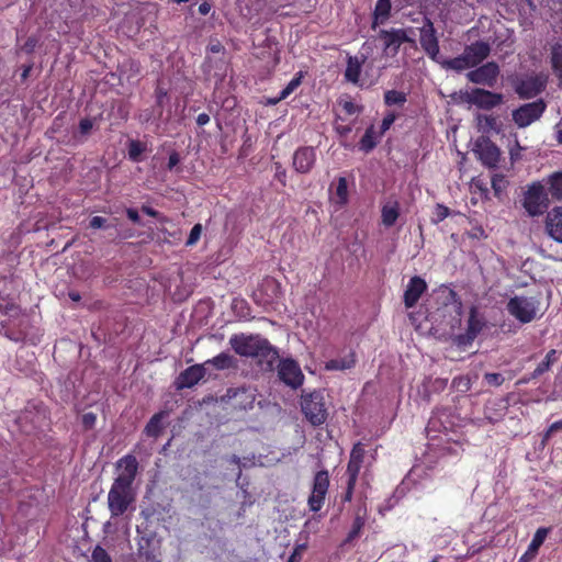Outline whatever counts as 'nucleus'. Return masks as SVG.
Returning a JSON list of instances; mask_svg holds the SVG:
<instances>
[{"mask_svg": "<svg viewBox=\"0 0 562 562\" xmlns=\"http://www.w3.org/2000/svg\"><path fill=\"white\" fill-rule=\"evenodd\" d=\"M539 301L536 297L514 296L506 304L507 312L522 324L532 322L537 314Z\"/></svg>", "mask_w": 562, "mask_h": 562, "instance_id": "obj_4", "label": "nucleus"}, {"mask_svg": "<svg viewBox=\"0 0 562 562\" xmlns=\"http://www.w3.org/2000/svg\"><path fill=\"white\" fill-rule=\"evenodd\" d=\"M548 194L557 201H562V172H554L549 177Z\"/></svg>", "mask_w": 562, "mask_h": 562, "instance_id": "obj_33", "label": "nucleus"}, {"mask_svg": "<svg viewBox=\"0 0 562 562\" xmlns=\"http://www.w3.org/2000/svg\"><path fill=\"white\" fill-rule=\"evenodd\" d=\"M206 373L205 364H193L183 370L178 380H179V387L180 389H190L198 384Z\"/></svg>", "mask_w": 562, "mask_h": 562, "instance_id": "obj_21", "label": "nucleus"}, {"mask_svg": "<svg viewBox=\"0 0 562 562\" xmlns=\"http://www.w3.org/2000/svg\"><path fill=\"white\" fill-rule=\"evenodd\" d=\"M378 38L382 42L383 53L391 57H395L398 54L404 43L416 44L415 40L409 37L405 29H382L379 31Z\"/></svg>", "mask_w": 562, "mask_h": 562, "instance_id": "obj_5", "label": "nucleus"}, {"mask_svg": "<svg viewBox=\"0 0 562 562\" xmlns=\"http://www.w3.org/2000/svg\"><path fill=\"white\" fill-rule=\"evenodd\" d=\"M97 423V415L92 412L85 413L81 417L82 427L86 430L92 429Z\"/></svg>", "mask_w": 562, "mask_h": 562, "instance_id": "obj_52", "label": "nucleus"}, {"mask_svg": "<svg viewBox=\"0 0 562 562\" xmlns=\"http://www.w3.org/2000/svg\"><path fill=\"white\" fill-rule=\"evenodd\" d=\"M547 86V77L542 74L517 78L514 90L520 99H531L540 94Z\"/></svg>", "mask_w": 562, "mask_h": 562, "instance_id": "obj_6", "label": "nucleus"}, {"mask_svg": "<svg viewBox=\"0 0 562 562\" xmlns=\"http://www.w3.org/2000/svg\"><path fill=\"white\" fill-rule=\"evenodd\" d=\"M363 525H364L363 519L361 517H356L352 528L348 533L347 540L350 541V540L355 539L356 537H358Z\"/></svg>", "mask_w": 562, "mask_h": 562, "instance_id": "obj_55", "label": "nucleus"}, {"mask_svg": "<svg viewBox=\"0 0 562 562\" xmlns=\"http://www.w3.org/2000/svg\"><path fill=\"white\" fill-rule=\"evenodd\" d=\"M316 162V150L312 146L299 147L292 159V167L299 173H308Z\"/></svg>", "mask_w": 562, "mask_h": 562, "instance_id": "obj_16", "label": "nucleus"}, {"mask_svg": "<svg viewBox=\"0 0 562 562\" xmlns=\"http://www.w3.org/2000/svg\"><path fill=\"white\" fill-rule=\"evenodd\" d=\"M547 195L543 186L539 182H535L528 188L522 204L530 216H537L543 213L548 206Z\"/></svg>", "mask_w": 562, "mask_h": 562, "instance_id": "obj_9", "label": "nucleus"}, {"mask_svg": "<svg viewBox=\"0 0 562 562\" xmlns=\"http://www.w3.org/2000/svg\"><path fill=\"white\" fill-rule=\"evenodd\" d=\"M91 562H112V559L104 548L97 546L92 550Z\"/></svg>", "mask_w": 562, "mask_h": 562, "instance_id": "obj_43", "label": "nucleus"}, {"mask_svg": "<svg viewBox=\"0 0 562 562\" xmlns=\"http://www.w3.org/2000/svg\"><path fill=\"white\" fill-rule=\"evenodd\" d=\"M306 549H307L306 543L296 544L293 549V552L289 557L288 562H301L303 553L305 552Z\"/></svg>", "mask_w": 562, "mask_h": 562, "instance_id": "obj_49", "label": "nucleus"}, {"mask_svg": "<svg viewBox=\"0 0 562 562\" xmlns=\"http://www.w3.org/2000/svg\"><path fill=\"white\" fill-rule=\"evenodd\" d=\"M229 345L240 357L256 360L260 370L271 372L279 360V352L267 338L260 335H233Z\"/></svg>", "mask_w": 562, "mask_h": 562, "instance_id": "obj_2", "label": "nucleus"}, {"mask_svg": "<svg viewBox=\"0 0 562 562\" xmlns=\"http://www.w3.org/2000/svg\"><path fill=\"white\" fill-rule=\"evenodd\" d=\"M476 337H472V335L467 330L465 334H460L456 337V342L458 346H468L470 345Z\"/></svg>", "mask_w": 562, "mask_h": 562, "instance_id": "obj_59", "label": "nucleus"}, {"mask_svg": "<svg viewBox=\"0 0 562 562\" xmlns=\"http://www.w3.org/2000/svg\"><path fill=\"white\" fill-rule=\"evenodd\" d=\"M128 158L134 161H140L142 154L146 150V146L136 139H131L127 145Z\"/></svg>", "mask_w": 562, "mask_h": 562, "instance_id": "obj_38", "label": "nucleus"}, {"mask_svg": "<svg viewBox=\"0 0 562 562\" xmlns=\"http://www.w3.org/2000/svg\"><path fill=\"white\" fill-rule=\"evenodd\" d=\"M499 66L495 61H487L474 67L467 74V79L475 85L493 88L499 76Z\"/></svg>", "mask_w": 562, "mask_h": 562, "instance_id": "obj_11", "label": "nucleus"}, {"mask_svg": "<svg viewBox=\"0 0 562 562\" xmlns=\"http://www.w3.org/2000/svg\"><path fill=\"white\" fill-rule=\"evenodd\" d=\"M94 126V119H90V117H85V119H81L80 122H79V133L82 135V136H87L93 128Z\"/></svg>", "mask_w": 562, "mask_h": 562, "instance_id": "obj_50", "label": "nucleus"}, {"mask_svg": "<svg viewBox=\"0 0 562 562\" xmlns=\"http://www.w3.org/2000/svg\"><path fill=\"white\" fill-rule=\"evenodd\" d=\"M474 153L479 160L487 168H496L501 160V149L487 136H480L475 140Z\"/></svg>", "mask_w": 562, "mask_h": 562, "instance_id": "obj_10", "label": "nucleus"}, {"mask_svg": "<svg viewBox=\"0 0 562 562\" xmlns=\"http://www.w3.org/2000/svg\"><path fill=\"white\" fill-rule=\"evenodd\" d=\"M546 108L547 105L541 99L531 103L522 104L513 111V120L518 127H527L541 117Z\"/></svg>", "mask_w": 562, "mask_h": 562, "instance_id": "obj_12", "label": "nucleus"}, {"mask_svg": "<svg viewBox=\"0 0 562 562\" xmlns=\"http://www.w3.org/2000/svg\"><path fill=\"white\" fill-rule=\"evenodd\" d=\"M37 38L34 36L27 37V40L21 46V50H23L26 54H32L37 45Z\"/></svg>", "mask_w": 562, "mask_h": 562, "instance_id": "obj_57", "label": "nucleus"}, {"mask_svg": "<svg viewBox=\"0 0 562 562\" xmlns=\"http://www.w3.org/2000/svg\"><path fill=\"white\" fill-rule=\"evenodd\" d=\"M400 216V206L397 202L383 205L381 210L382 223L386 227L393 226Z\"/></svg>", "mask_w": 562, "mask_h": 562, "instance_id": "obj_31", "label": "nucleus"}, {"mask_svg": "<svg viewBox=\"0 0 562 562\" xmlns=\"http://www.w3.org/2000/svg\"><path fill=\"white\" fill-rule=\"evenodd\" d=\"M463 54L472 68L481 65L491 54L488 42L476 41L464 47Z\"/></svg>", "mask_w": 562, "mask_h": 562, "instance_id": "obj_17", "label": "nucleus"}, {"mask_svg": "<svg viewBox=\"0 0 562 562\" xmlns=\"http://www.w3.org/2000/svg\"><path fill=\"white\" fill-rule=\"evenodd\" d=\"M426 290L427 283L422 277H412L408 281L406 290L404 291L403 300L405 307H414L422 297V295L426 292Z\"/></svg>", "mask_w": 562, "mask_h": 562, "instance_id": "obj_18", "label": "nucleus"}, {"mask_svg": "<svg viewBox=\"0 0 562 562\" xmlns=\"http://www.w3.org/2000/svg\"><path fill=\"white\" fill-rule=\"evenodd\" d=\"M395 119H396V115L393 112L387 113L383 117L382 123H381V134L385 133L392 126Z\"/></svg>", "mask_w": 562, "mask_h": 562, "instance_id": "obj_58", "label": "nucleus"}, {"mask_svg": "<svg viewBox=\"0 0 562 562\" xmlns=\"http://www.w3.org/2000/svg\"><path fill=\"white\" fill-rule=\"evenodd\" d=\"M337 203L345 205L348 201V183L346 178L339 177L336 187Z\"/></svg>", "mask_w": 562, "mask_h": 562, "instance_id": "obj_40", "label": "nucleus"}, {"mask_svg": "<svg viewBox=\"0 0 562 562\" xmlns=\"http://www.w3.org/2000/svg\"><path fill=\"white\" fill-rule=\"evenodd\" d=\"M546 229L555 241L562 243V206H555L548 212Z\"/></svg>", "mask_w": 562, "mask_h": 562, "instance_id": "obj_22", "label": "nucleus"}, {"mask_svg": "<svg viewBox=\"0 0 562 562\" xmlns=\"http://www.w3.org/2000/svg\"><path fill=\"white\" fill-rule=\"evenodd\" d=\"M211 9H212V4H211L210 2H207V1H204V2H202V3L199 5L198 11H199V13H200L201 15H206V14H209V13H210Z\"/></svg>", "mask_w": 562, "mask_h": 562, "instance_id": "obj_63", "label": "nucleus"}, {"mask_svg": "<svg viewBox=\"0 0 562 562\" xmlns=\"http://www.w3.org/2000/svg\"><path fill=\"white\" fill-rule=\"evenodd\" d=\"M367 57L364 55L361 56H351L347 57V66L344 72V78L347 82H350L355 86L362 87L361 83V71L363 64L366 63Z\"/></svg>", "mask_w": 562, "mask_h": 562, "instance_id": "obj_19", "label": "nucleus"}, {"mask_svg": "<svg viewBox=\"0 0 562 562\" xmlns=\"http://www.w3.org/2000/svg\"><path fill=\"white\" fill-rule=\"evenodd\" d=\"M461 99L470 104H474L483 110H492L493 108L503 103V94L485 90L482 88H474L471 92H461Z\"/></svg>", "mask_w": 562, "mask_h": 562, "instance_id": "obj_7", "label": "nucleus"}, {"mask_svg": "<svg viewBox=\"0 0 562 562\" xmlns=\"http://www.w3.org/2000/svg\"><path fill=\"white\" fill-rule=\"evenodd\" d=\"M558 360V351L555 349H551L547 352L544 359L537 366V368L531 373V379H536L547 371L550 370L551 366Z\"/></svg>", "mask_w": 562, "mask_h": 562, "instance_id": "obj_32", "label": "nucleus"}, {"mask_svg": "<svg viewBox=\"0 0 562 562\" xmlns=\"http://www.w3.org/2000/svg\"><path fill=\"white\" fill-rule=\"evenodd\" d=\"M274 179L280 182L282 187L286 186V170L281 162H274Z\"/></svg>", "mask_w": 562, "mask_h": 562, "instance_id": "obj_48", "label": "nucleus"}, {"mask_svg": "<svg viewBox=\"0 0 562 562\" xmlns=\"http://www.w3.org/2000/svg\"><path fill=\"white\" fill-rule=\"evenodd\" d=\"M406 94L397 90H387L384 93V102L386 105H403L406 102Z\"/></svg>", "mask_w": 562, "mask_h": 562, "instance_id": "obj_39", "label": "nucleus"}, {"mask_svg": "<svg viewBox=\"0 0 562 562\" xmlns=\"http://www.w3.org/2000/svg\"><path fill=\"white\" fill-rule=\"evenodd\" d=\"M303 72L299 71L295 76L290 80V82L281 90L279 97L270 100L271 104H277L281 100L286 99L294 90L302 83Z\"/></svg>", "mask_w": 562, "mask_h": 562, "instance_id": "obj_34", "label": "nucleus"}, {"mask_svg": "<svg viewBox=\"0 0 562 562\" xmlns=\"http://www.w3.org/2000/svg\"><path fill=\"white\" fill-rule=\"evenodd\" d=\"M142 212L150 217H158L159 212L148 205H142Z\"/></svg>", "mask_w": 562, "mask_h": 562, "instance_id": "obj_64", "label": "nucleus"}, {"mask_svg": "<svg viewBox=\"0 0 562 562\" xmlns=\"http://www.w3.org/2000/svg\"><path fill=\"white\" fill-rule=\"evenodd\" d=\"M105 223H106V220L102 216H93L91 220H90V223H89V226L91 228H102L105 226Z\"/></svg>", "mask_w": 562, "mask_h": 562, "instance_id": "obj_61", "label": "nucleus"}, {"mask_svg": "<svg viewBox=\"0 0 562 562\" xmlns=\"http://www.w3.org/2000/svg\"><path fill=\"white\" fill-rule=\"evenodd\" d=\"M434 215L432 222L438 224L450 215V210L448 206L438 203L435 207Z\"/></svg>", "mask_w": 562, "mask_h": 562, "instance_id": "obj_44", "label": "nucleus"}, {"mask_svg": "<svg viewBox=\"0 0 562 562\" xmlns=\"http://www.w3.org/2000/svg\"><path fill=\"white\" fill-rule=\"evenodd\" d=\"M202 225L200 223L195 224L191 231H190V234H189V237L186 241V246H193L195 245L200 237H201V234H202Z\"/></svg>", "mask_w": 562, "mask_h": 562, "instance_id": "obj_45", "label": "nucleus"}, {"mask_svg": "<svg viewBox=\"0 0 562 562\" xmlns=\"http://www.w3.org/2000/svg\"><path fill=\"white\" fill-rule=\"evenodd\" d=\"M233 409L247 411L252 408L256 395L250 387L228 389L225 395Z\"/></svg>", "mask_w": 562, "mask_h": 562, "instance_id": "obj_15", "label": "nucleus"}, {"mask_svg": "<svg viewBox=\"0 0 562 562\" xmlns=\"http://www.w3.org/2000/svg\"><path fill=\"white\" fill-rule=\"evenodd\" d=\"M164 412L154 414L145 426L144 432L148 437L157 438L162 431Z\"/></svg>", "mask_w": 562, "mask_h": 562, "instance_id": "obj_30", "label": "nucleus"}, {"mask_svg": "<svg viewBox=\"0 0 562 562\" xmlns=\"http://www.w3.org/2000/svg\"><path fill=\"white\" fill-rule=\"evenodd\" d=\"M205 368L207 366H213L216 370H226L231 368H235L237 364L236 359L227 353V352H221L217 356H215L212 359H209L204 362Z\"/></svg>", "mask_w": 562, "mask_h": 562, "instance_id": "obj_27", "label": "nucleus"}, {"mask_svg": "<svg viewBox=\"0 0 562 562\" xmlns=\"http://www.w3.org/2000/svg\"><path fill=\"white\" fill-rule=\"evenodd\" d=\"M137 558L142 562H160L159 552L154 546L153 539L149 537H140L137 542Z\"/></svg>", "mask_w": 562, "mask_h": 562, "instance_id": "obj_24", "label": "nucleus"}, {"mask_svg": "<svg viewBox=\"0 0 562 562\" xmlns=\"http://www.w3.org/2000/svg\"><path fill=\"white\" fill-rule=\"evenodd\" d=\"M179 155L178 153L173 151L169 155L167 167L169 170H171L173 167H176L179 164Z\"/></svg>", "mask_w": 562, "mask_h": 562, "instance_id": "obj_62", "label": "nucleus"}, {"mask_svg": "<svg viewBox=\"0 0 562 562\" xmlns=\"http://www.w3.org/2000/svg\"><path fill=\"white\" fill-rule=\"evenodd\" d=\"M126 215L130 221H132L134 224H142L140 216L138 214V211L133 207L126 209Z\"/></svg>", "mask_w": 562, "mask_h": 562, "instance_id": "obj_60", "label": "nucleus"}, {"mask_svg": "<svg viewBox=\"0 0 562 562\" xmlns=\"http://www.w3.org/2000/svg\"><path fill=\"white\" fill-rule=\"evenodd\" d=\"M122 472L114 479L108 493V508L111 518L123 516L135 502L132 484L136 477L138 462L133 454H126L117 461Z\"/></svg>", "mask_w": 562, "mask_h": 562, "instance_id": "obj_1", "label": "nucleus"}, {"mask_svg": "<svg viewBox=\"0 0 562 562\" xmlns=\"http://www.w3.org/2000/svg\"><path fill=\"white\" fill-rule=\"evenodd\" d=\"M356 364L355 352L350 351L347 356L337 359H330L325 363V369L328 371H344L351 369Z\"/></svg>", "mask_w": 562, "mask_h": 562, "instance_id": "obj_28", "label": "nucleus"}, {"mask_svg": "<svg viewBox=\"0 0 562 562\" xmlns=\"http://www.w3.org/2000/svg\"><path fill=\"white\" fill-rule=\"evenodd\" d=\"M19 306L15 304L14 300L7 294L0 293V313L4 315H10L15 312Z\"/></svg>", "mask_w": 562, "mask_h": 562, "instance_id": "obj_41", "label": "nucleus"}, {"mask_svg": "<svg viewBox=\"0 0 562 562\" xmlns=\"http://www.w3.org/2000/svg\"><path fill=\"white\" fill-rule=\"evenodd\" d=\"M419 43L424 52L432 60H437L440 47L437 32L432 21L429 18L424 19L423 26L419 29Z\"/></svg>", "mask_w": 562, "mask_h": 562, "instance_id": "obj_13", "label": "nucleus"}, {"mask_svg": "<svg viewBox=\"0 0 562 562\" xmlns=\"http://www.w3.org/2000/svg\"><path fill=\"white\" fill-rule=\"evenodd\" d=\"M441 66L445 69H451V70H454V71H458V72H461V71H463L465 69L472 68L470 66V64L468 63V60H467V58H465L463 53L461 55L457 56V57L445 59L441 63Z\"/></svg>", "mask_w": 562, "mask_h": 562, "instance_id": "obj_35", "label": "nucleus"}, {"mask_svg": "<svg viewBox=\"0 0 562 562\" xmlns=\"http://www.w3.org/2000/svg\"><path fill=\"white\" fill-rule=\"evenodd\" d=\"M339 121H342V119L340 116H337L334 123V130L339 136L346 137L351 133L352 126L350 124L339 123Z\"/></svg>", "mask_w": 562, "mask_h": 562, "instance_id": "obj_47", "label": "nucleus"}, {"mask_svg": "<svg viewBox=\"0 0 562 562\" xmlns=\"http://www.w3.org/2000/svg\"><path fill=\"white\" fill-rule=\"evenodd\" d=\"M155 97L157 105L162 108L165 102L168 100V90L165 87L157 85L155 89Z\"/></svg>", "mask_w": 562, "mask_h": 562, "instance_id": "obj_51", "label": "nucleus"}, {"mask_svg": "<svg viewBox=\"0 0 562 562\" xmlns=\"http://www.w3.org/2000/svg\"><path fill=\"white\" fill-rule=\"evenodd\" d=\"M339 104L341 105V108L346 112V114H348V115H353L361 111V108H359L357 104H355L351 100H341L339 102Z\"/></svg>", "mask_w": 562, "mask_h": 562, "instance_id": "obj_54", "label": "nucleus"}, {"mask_svg": "<svg viewBox=\"0 0 562 562\" xmlns=\"http://www.w3.org/2000/svg\"><path fill=\"white\" fill-rule=\"evenodd\" d=\"M477 128L484 134H504L505 123L499 115H476Z\"/></svg>", "mask_w": 562, "mask_h": 562, "instance_id": "obj_20", "label": "nucleus"}, {"mask_svg": "<svg viewBox=\"0 0 562 562\" xmlns=\"http://www.w3.org/2000/svg\"><path fill=\"white\" fill-rule=\"evenodd\" d=\"M550 61L553 72L562 78V46L554 44L551 47Z\"/></svg>", "mask_w": 562, "mask_h": 562, "instance_id": "obj_36", "label": "nucleus"}, {"mask_svg": "<svg viewBox=\"0 0 562 562\" xmlns=\"http://www.w3.org/2000/svg\"><path fill=\"white\" fill-rule=\"evenodd\" d=\"M361 467H362V462L349 459L347 469H346V474L348 476L347 487L341 497V501L345 503H349L352 499L355 486L357 484Z\"/></svg>", "mask_w": 562, "mask_h": 562, "instance_id": "obj_23", "label": "nucleus"}, {"mask_svg": "<svg viewBox=\"0 0 562 562\" xmlns=\"http://www.w3.org/2000/svg\"><path fill=\"white\" fill-rule=\"evenodd\" d=\"M559 430H562V419L557 420L549 426V428L543 434V441L549 440L551 436Z\"/></svg>", "mask_w": 562, "mask_h": 562, "instance_id": "obj_56", "label": "nucleus"}, {"mask_svg": "<svg viewBox=\"0 0 562 562\" xmlns=\"http://www.w3.org/2000/svg\"><path fill=\"white\" fill-rule=\"evenodd\" d=\"M484 380L487 382V384L494 385V386H501L505 381L504 376L501 373H496V372L485 373Z\"/></svg>", "mask_w": 562, "mask_h": 562, "instance_id": "obj_53", "label": "nucleus"}, {"mask_svg": "<svg viewBox=\"0 0 562 562\" xmlns=\"http://www.w3.org/2000/svg\"><path fill=\"white\" fill-rule=\"evenodd\" d=\"M278 376L286 385L297 389L303 384L304 375L293 359H282L278 364Z\"/></svg>", "mask_w": 562, "mask_h": 562, "instance_id": "obj_14", "label": "nucleus"}, {"mask_svg": "<svg viewBox=\"0 0 562 562\" xmlns=\"http://www.w3.org/2000/svg\"><path fill=\"white\" fill-rule=\"evenodd\" d=\"M549 532L548 528L541 527L539 528L536 533L533 535V538L531 542L528 546V549L526 552L519 558L518 562H530L532 559L536 558L539 548L544 542L547 535Z\"/></svg>", "mask_w": 562, "mask_h": 562, "instance_id": "obj_25", "label": "nucleus"}, {"mask_svg": "<svg viewBox=\"0 0 562 562\" xmlns=\"http://www.w3.org/2000/svg\"><path fill=\"white\" fill-rule=\"evenodd\" d=\"M376 144H378V142H376L374 128H373V126H370L366 130L364 135L361 137V139L359 142V148H360V150H362L364 153H370L371 150H373L375 148Z\"/></svg>", "mask_w": 562, "mask_h": 562, "instance_id": "obj_37", "label": "nucleus"}, {"mask_svg": "<svg viewBox=\"0 0 562 562\" xmlns=\"http://www.w3.org/2000/svg\"><path fill=\"white\" fill-rule=\"evenodd\" d=\"M392 10V0H376L374 10H373V21L372 29H375L376 25L385 23Z\"/></svg>", "mask_w": 562, "mask_h": 562, "instance_id": "obj_26", "label": "nucleus"}, {"mask_svg": "<svg viewBox=\"0 0 562 562\" xmlns=\"http://www.w3.org/2000/svg\"><path fill=\"white\" fill-rule=\"evenodd\" d=\"M484 326V318L480 316L477 307L472 306L469 312L467 330L472 335V337H476L482 331Z\"/></svg>", "mask_w": 562, "mask_h": 562, "instance_id": "obj_29", "label": "nucleus"}, {"mask_svg": "<svg viewBox=\"0 0 562 562\" xmlns=\"http://www.w3.org/2000/svg\"><path fill=\"white\" fill-rule=\"evenodd\" d=\"M329 487V474L327 470L316 472L313 480L311 495L308 496L307 504L312 512L322 509Z\"/></svg>", "mask_w": 562, "mask_h": 562, "instance_id": "obj_8", "label": "nucleus"}, {"mask_svg": "<svg viewBox=\"0 0 562 562\" xmlns=\"http://www.w3.org/2000/svg\"><path fill=\"white\" fill-rule=\"evenodd\" d=\"M366 456L364 446L361 442H357L353 445L351 451H350V458L355 461H359L363 463Z\"/></svg>", "mask_w": 562, "mask_h": 562, "instance_id": "obj_46", "label": "nucleus"}, {"mask_svg": "<svg viewBox=\"0 0 562 562\" xmlns=\"http://www.w3.org/2000/svg\"><path fill=\"white\" fill-rule=\"evenodd\" d=\"M492 189L496 196H499L506 189L507 180L504 175L495 173L491 180Z\"/></svg>", "mask_w": 562, "mask_h": 562, "instance_id": "obj_42", "label": "nucleus"}, {"mask_svg": "<svg viewBox=\"0 0 562 562\" xmlns=\"http://www.w3.org/2000/svg\"><path fill=\"white\" fill-rule=\"evenodd\" d=\"M301 411L313 427H321L329 416L327 403L321 391L303 394L301 396Z\"/></svg>", "mask_w": 562, "mask_h": 562, "instance_id": "obj_3", "label": "nucleus"}]
</instances>
